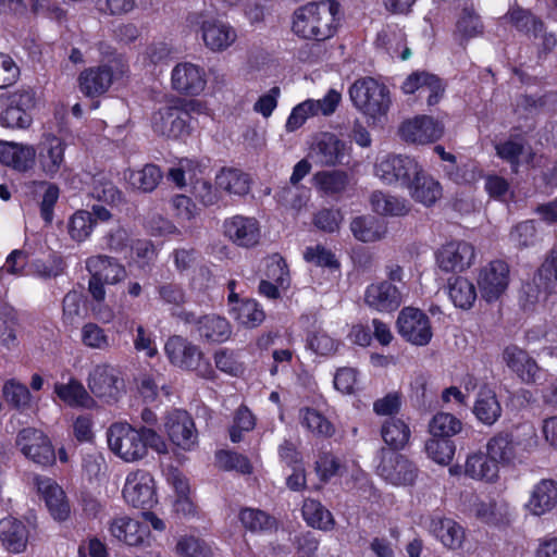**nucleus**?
Wrapping results in <instances>:
<instances>
[{"mask_svg":"<svg viewBox=\"0 0 557 557\" xmlns=\"http://www.w3.org/2000/svg\"><path fill=\"white\" fill-rule=\"evenodd\" d=\"M110 450L125 462H137L151 448L158 454H168V444L153 429H136L127 422L113 423L107 431Z\"/></svg>","mask_w":557,"mask_h":557,"instance_id":"1","label":"nucleus"},{"mask_svg":"<svg viewBox=\"0 0 557 557\" xmlns=\"http://www.w3.org/2000/svg\"><path fill=\"white\" fill-rule=\"evenodd\" d=\"M339 5L333 0L308 3L294 13L293 30L304 39L323 41L333 37L338 26Z\"/></svg>","mask_w":557,"mask_h":557,"instance_id":"2","label":"nucleus"},{"mask_svg":"<svg viewBox=\"0 0 557 557\" xmlns=\"http://www.w3.org/2000/svg\"><path fill=\"white\" fill-rule=\"evenodd\" d=\"M349 97L373 124L383 122L392 106L388 87L372 77L357 79L349 88Z\"/></svg>","mask_w":557,"mask_h":557,"instance_id":"3","label":"nucleus"},{"mask_svg":"<svg viewBox=\"0 0 557 557\" xmlns=\"http://www.w3.org/2000/svg\"><path fill=\"white\" fill-rule=\"evenodd\" d=\"M536 445V435L532 430L524 433L523 436L499 432L488 440L486 450L497 465H513L522 462Z\"/></svg>","mask_w":557,"mask_h":557,"instance_id":"4","label":"nucleus"},{"mask_svg":"<svg viewBox=\"0 0 557 557\" xmlns=\"http://www.w3.org/2000/svg\"><path fill=\"white\" fill-rule=\"evenodd\" d=\"M164 352L173 366L194 371L198 376L207 380L215 377L210 361L203 357L200 348L182 336H171L164 345Z\"/></svg>","mask_w":557,"mask_h":557,"instance_id":"5","label":"nucleus"},{"mask_svg":"<svg viewBox=\"0 0 557 557\" xmlns=\"http://www.w3.org/2000/svg\"><path fill=\"white\" fill-rule=\"evenodd\" d=\"M36 106L35 92L20 88L1 97L0 124L8 128L25 129L33 122L32 110Z\"/></svg>","mask_w":557,"mask_h":557,"instance_id":"6","label":"nucleus"},{"mask_svg":"<svg viewBox=\"0 0 557 557\" xmlns=\"http://www.w3.org/2000/svg\"><path fill=\"white\" fill-rule=\"evenodd\" d=\"M89 391L106 404H115L125 394V383L120 371L109 364H97L89 373Z\"/></svg>","mask_w":557,"mask_h":557,"instance_id":"7","label":"nucleus"},{"mask_svg":"<svg viewBox=\"0 0 557 557\" xmlns=\"http://www.w3.org/2000/svg\"><path fill=\"white\" fill-rule=\"evenodd\" d=\"M422 166L411 157L386 154L375 164V175L386 184H399L408 187Z\"/></svg>","mask_w":557,"mask_h":557,"instance_id":"8","label":"nucleus"},{"mask_svg":"<svg viewBox=\"0 0 557 557\" xmlns=\"http://www.w3.org/2000/svg\"><path fill=\"white\" fill-rule=\"evenodd\" d=\"M475 261V248L465 240H451L435 251V262L445 273H460Z\"/></svg>","mask_w":557,"mask_h":557,"instance_id":"9","label":"nucleus"},{"mask_svg":"<svg viewBox=\"0 0 557 557\" xmlns=\"http://www.w3.org/2000/svg\"><path fill=\"white\" fill-rule=\"evenodd\" d=\"M16 446L21 453L39 466H50L55 461V453L49 438L40 430L26 428L18 432Z\"/></svg>","mask_w":557,"mask_h":557,"instance_id":"10","label":"nucleus"},{"mask_svg":"<svg viewBox=\"0 0 557 557\" xmlns=\"http://www.w3.org/2000/svg\"><path fill=\"white\" fill-rule=\"evenodd\" d=\"M123 497L135 508H151L157 503L154 480L146 470H135L127 474Z\"/></svg>","mask_w":557,"mask_h":557,"instance_id":"11","label":"nucleus"},{"mask_svg":"<svg viewBox=\"0 0 557 557\" xmlns=\"http://www.w3.org/2000/svg\"><path fill=\"white\" fill-rule=\"evenodd\" d=\"M164 431L177 448L190 451L198 444V432L193 418L185 410H173L165 416Z\"/></svg>","mask_w":557,"mask_h":557,"instance_id":"12","label":"nucleus"},{"mask_svg":"<svg viewBox=\"0 0 557 557\" xmlns=\"http://www.w3.org/2000/svg\"><path fill=\"white\" fill-rule=\"evenodd\" d=\"M509 285V267L505 261L494 260L484 265L478 275V286L487 302L498 300Z\"/></svg>","mask_w":557,"mask_h":557,"instance_id":"13","label":"nucleus"},{"mask_svg":"<svg viewBox=\"0 0 557 557\" xmlns=\"http://www.w3.org/2000/svg\"><path fill=\"white\" fill-rule=\"evenodd\" d=\"M399 334L409 343L417 346L429 344L432 338V327L429 317L421 310L406 307L397 318Z\"/></svg>","mask_w":557,"mask_h":557,"instance_id":"14","label":"nucleus"},{"mask_svg":"<svg viewBox=\"0 0 557 557\" xmlns=\"http://www.w3.org/2000/svg\"><path fill=\"white\" fill-rule=\"evenodd\" d=\"M444 125L429 115H418L406 120L399 126V136L410 144L426 145L441 139Z\"/></svg>","mask_w":557,"mask_h":557,"instance_id":"15","label":"nucleus"},{"mask_svg":"<svg viewBox=\"0 0 557 557\" xmlns=\"http://www.w3.org/2000/svg\"><path fill=\"white\" fill-rule=\"evenodd\" d=\"M223 234L234 245L251 248L259 244L261 226L253 216L236 214L224 220Z\"/></svg>","mask_w":557,"mask_h":557,"instance_id":"16","label":"nucleus"},{"mask_svg":"<svg viewBox=\"0 0 557 557\" xmlns=\"http://www.w3.org/2000/svg\"><path fill=\"white\" fill-rule=\"evenodd\" d=\"M200 33L205 47L214 53L226 51L237 40L236 29L216 17L203 18L200 23Z\"/></svg>","mask_w":557,"mask_h":557,"instance_id":"17","label":"nucleus"},{"mask_svg":"<svg viewBox=\"0 0 557 557\" xmlns=\"http://www.w3.org/2000/svg\"><path fill=\"white\" fill-rule=\"evenodd\" d=\"M377 470L382 478L394 485H410L418 475L417 467L405 456L393 450L383 451Z\"/></svg>","mask_w":557,"mask_h":557,"instance_id":"18","label":"nucleus"},{"mask_svg":"<svg viewBox=\"0 0 557 557\" xmlns=\"http://www.w3.org/2000/svg\"><path fill=\"white\" fill-rule=\"evenodd\" d=\"M171 84L178 94L198 96L207 85L205 69L191 62L178 63L172 70Z\"/></svg>","mask_w":557,"mask_h":557,"instance_id":"19","label":"nucleus"},{"mask_svg":"<svg viewBox=\"0 0 557 557\" xmlns=\"http://www.w3.org/2000/svg\"><path fill=\"white\" fill-rule=\"evenodd\" d=\"M66 143L53 135L45 134L38 145V164L41 172L49 178H54L64 166Z\"/></svg>","mask_w":557,"mask_h":557,"instance_id":"20","label":"nucleus"},{"mask_svg":"<svg viewBox=\"0 0 557 557\" xmlns=\"http://www.w3.org/2000/svg\"><path fill=\"white\" fill-rule=\"evenodd\" d=\"M151 125L154 133L166 138H183L189 134L186 112L177 106H168L152 115Z\"/></svg>","mask_w":557,"mask_h":557,"instance_id":"21","label":"nucleus"},{"mask_svg":"<svg viewBox=\"0 0 557 557\" xmlns=\"http://www.w3.org/2000/svg\"><path fill=\"white\" fill-rule=\"evenodd\" d=\"M502 360L524 384H534L541 376L542 368L536 360L517 345L506 346Z\"/></svg>","mask_w":557,"mask_h":557,"instance_id":"22","label":"nucleus"},{"mask_svg":"<svg viewBox=\"0 0 557 557\" xmlns=\"http://www.w3.org/2000/svg\"><path fill=\"white\" fill-rule=\"evenodd\" d=\"M180 318L188 324H195L199 336L209 343H223L232 334L227 320L215 314L197 317L194 312L182 311Z\"/></svg>","mask_w":557,"mask_h":557,"instance_id":"23","label":"nucleus"},{"mask_svg":"<svg viewBox=\"0 0 557 557\" xmlns=\"http://www.w3.org/2000/svg\"><path fill=\"white\" fill-rule=\"evenodd\" d=\"M34 484L52 518L65 521L70 517L71 506L63 488L53 479L42 475H36Z\"/></svg>","mask_w":557,"mask_h":557,"instance_id":"24","label":"nucleus"},{"mask_svg":"<svg viewBox=\"0 0 557 557\" xmlns=\"http://www.w3.org/2000/svg\"><path fill=\"white\" fill-rule=\"evenodd\" d=\"M429 533L449 550H459L467 540L463 525L451 518L435 516L428 524Z\"/></svg>","mask_w":557,"mask_h":557,"instance_id":"25","label":"nucleus"},{"mask_svg":"<svg viewBox=\"0 0 557 557\" xmlns=\"http://www.w3.org/2000/svg\"><path fill=\"white\" fill-rule=\"evenodd\" d=\"M345 156L346 144L331 133H322L317 136L309 152V157L321 166L343 163Z\"/></svg>","mask_w":557,"mask_h":557,"instance_id":"26","label":"nucleus"},{"mask_svg":"<svg viewBox=\"0 0 557 557\" xmlns=\"http://www.w3.org/2000/svg\"><path fill=\"white\" fill-rule=\"evenodd\" d=\"M364 304L379 312H392L403 302L399 289L388 281L372 283L367 286L363 295Z\"/></svg>","mask_w":557,"mask_h":557,"instance_id":"27","label":"nucleus"},{"mask_svg":"<svg viewBox=\"0 0 557 557\" xmlns=\"http://www.w3.org/2000/svg\"><path fill=\"white\" fill-rule=\"evenodd\" d=\"M405 94L418 92L419 97H425L429 106L438 102L444 88L441 79L426 72H414L410 74L401 85Z\"/></svg>","mask_w":557,"mask_h":557,"instance_id":"28","label":"nucleus"},{"mask_svg":"<svg viewBox=\"0 0 557 557\" xmlns=\"http://www.w3.org/2000/svg\"><path fill=\"white\" fill-rule=\"evenodd\" d=\"M112 82L113 73L107 65L85 69L77 78L79 90L87 97H97L104 94Z\"/></svg>","mask_w":557,"mask_h":557,"instance_id":"29","label":"nucleus"},{"mask_svg":"<svg viewBox=\"0 0 557 557\" xmlns=\"http://www.w3.org/2000/svg\"><path fill=\"white\" fill-rule=\"evenodd\" d=\"M556 505L557 482L543 479L533 486L525 507L531 515L542 516L552 511Z\"/></svg>","mask_w":557,"mask_h":557,"instance_id":"30","label":"nucleus"},{"mask_svg":"<svg viewBox=\"0 0 557 557\" xmlns=\"http://www.w3.org/2000/svg\"><path fill=\"white\" fill-rule=\"evenodd\" d=\"M28 537V528L22 521L13 517L0 520V542L9 553H23L27 547Z\"/></svg>","mask_w":557,"mask_h":557,"instance_id":"31","label":"nucleus"},{"mask_svg":"<svg viewBox=\"0 0 557 557\" xmlns=\"http://www.w3.org/2000/svg\"><path fill=\"white\" fill-rule=\"evenodd\" d=\"M108 530L115 540L129 546L141 545L148 535L147 527L127 516L113 518Z\"/></svg>","mask_w":557,"mask_h":557,"instance_id":"32","label":"nucleus"},{"mask_svg":"<svg viewBox=\"0 0 557 557\" xmlns=\"http://www.w3.org/2000/svg\"><path fill=\"white\" fill-rule=\"evenodd\" d=\"M496 154L511 165L513 172L521 164L532 162L534 153L521 136H511L495 146Z\"/></svg>","mask_w":557,"mask_h":557,"instance_id":"33","label":"nucleus"},{"mask_svg":"<svg viewBox=\"0 0 557 557\" xmlns=\"http://www.w3.org/2000/svg\"><path fill=\"white\" fill-rule=\"evenodd\" d=\"M36 149L29 145L16 143H0V162L17 170L25 172L29 170L35 161Z\"/></svg>","mask_w":557,"mask_h":557,"instance_id":"34","label":"nucleus"},{"mask_svg":"<svg viewBox=\"0 0 557 557\" xmlns=\"http://www.w3.org/2000/svg\"><path fill=\"white\" fill-rule=\"evenodd\" d=\"M86 269L90 275L106 282L116 284L126 277L125 268L112 257L98 255L86 260Z\"/></svg>","mask_w":557,"mask_h":557,"instance_id":"35","label":"nucleus"},{"mask_svg":"<svg viewBox=\"0 0 557 557\" xmlns=\"http://www.w3.org/2000/svg\"><path fill=\"white\" fill-rule=\"evenodd\" d=\"M502 20L516 30L533 38H537L544 29V23L540 17L518 5L511 7Z\"/></svg>","mask_w":557,"mask_h":557,"instance_id":"36","label":"nucleus"},{"mask_svg":"<svg viewBox=\"0 0 557 557\" xmlns=\"http://www.w3.org/2000/svg\"><path fill=\"white\" fill-rule=\"evenodd\" d=\"M410 196L424 206H431L442 196L440 183L421 168L419 175H416L409 186Z\"/></svg>","mask_w":557,"mask_h":557,"instance_id":"37","label":"nucleus"},{"mask_svg":"<svg viewBox=\"0 0 557 557\" xmlns=\"http://www.w3.org/2000/svg\"><path fill=\"white\" fill-rule=\"evenodd\" d=\"M498 466L490 455L471 454L465 465V473L474 480L493 482L498 478Z\"/></svg>","mask_w":557,"mask_h":557,"instance_id":"38","label":"nucleus"},{"mask_svg":"<svg viewBox=\"0 0 557 557\" xmlns=\"http://www.w3.org/2000/svg\"><path fill=\"white\" fill-rule=\"evenodd\" d=\"M215 185L230 195L245 196L250 189V178L238 169L224 168L216 174Z\"/></svg>","mask_w":557,"mask_h":557,"instance_id":"39","label":"nucleus"},{"mask_svg":"<svg viewBox=\"0 0 557 557\" xmlns=\"http://www.w3.org/2000/svg\"><path fill=\"white\" fill-rule=\"evenodd\" d=\"M473 412L482 423L486 425L494 424L502 414V407L495 392L488 387L481 388Z\"/></svg>","mask_w":557,"mask_h":557,"instance_id":"40","label":"nucleus"},{"mask_svg":"<svg viewBox=\"0 0 557 557\" xmlns=\"http://www.w3.org/2000/svg\"><path fill=\"white\" fill-rule=\"evenodd\" d=\"M448 296L453 304L460 309H470L476 300L474 284L463 276H455L447 283Z\"/></svg>","mask_w":557,"mask_h":557,"instance_id":"41","label":"nucleus"},{"mask_svg":"<svg viewBox=\"0 0 557 557\" xmlns=\"http://www.w3.org/2000/svg\"><path fill=\"white\" fill-rule=\"evenodd\" d=\"M54 393L71 407L90 408L95 403L85 386L76 379H71L66 384L55 383Z\"/></svg>","mask_w":557,"mask_h":557,"instance_id":"42","label":"nucleus"},{"mask_svg":"<svg viewBox=\"0 0 557 557\" xmlns=\"http://www.w3.org/2000/svg\"><path fill=\"white\" fill-rule=\"evenodd\" d=\"M315 189L325 196H335L346 190L349 177L344 171H320L312 176Z\"/></svg>","mask_w":557,"mask_h":557,"instance_id":"43","label":"nucleus"},{"mask_svg":"<svg viewBox=\"0 0 557 557\" xmlns=\"http://www.w3.org/2000/svg\"><path fill=\"white\" fill-rule=\"evenodd\" d=\"M350 231L355 238L371 243L382 239L386 234L385 225L373 216H357L350 223Z\"/></svg>","mask_w":557,"mask_h":557,"instance_id":"44","label":"nucleus"},{"mask_svg":"<svg viewBox=\"0 0 557 557\" xmlns=\"http://www.w3.org/2000/svg\"><path fill=\"white\" fill-rule=\"evenodd\" d=\"M231 314L243 326L253 329L260 325L264 318V311L253 299L240 300L231 308Z\"/></svg>","mask_w":557,"mask_h":557,"instance_id":"45","label":"nucleus"},{"mask_svg":"<svg viewBox=\"0 0 557 557\" xmlns=\"http://www.w3.org/2000/svg\"><path fill=\"white\" fill-rule=\"evenodd\" d=\"M300 423L314 436L331 437L335 433L333 423L321 412L311 408H304L299 413Z\"/></svg>","mask_w":557,"mask_h":557,"instance_id":"46","label":"nucleus"},{"mask_svg":"<svg viewBox=\"0 0 557 557\" xmlns=\"http://www.w3.org/2000/svg\"><path fill=\"white\" fill-rule=\"evenodd\" d=\"M483 23L480 15L470 8H465L456 23V36L459 40L468 41L483 34Z\"/></svg>","mask_w":557,"mask_h":557,"instance_id":"47","label":"nucleus"},{"mask_svg":"<svg viewBox=\"0 0 557 557\" xmlns=\"http://www.w3.org/2000/svg\"><path fill=\"white\" fill-rule=\"evenodd\" d=\"M302 516L307 523L321 530H330L334 525L332 513L314 499H306L302 505Z\"/></svg>","mask_w":557,"mask_h":557,"instance_id":"48","label":"nucleus"},{"mask_svg":"<svg viewBox=\"0 0 557 557\" xmlns=\"http://www.w3.org/2000/svg\"><path fill=\"white\" fill-rule=\"evenodd\" d=\"M129 184L141 191H152L162 178V173L157 165L147 164L137 171H129L125 175Z\"/></svg>","mask_w":557,"mask_h":557,"instance_id":"49","label":"nucleus"},{"mask_svg":"<svg viewBox=\"0 0 557 557\" xmlns=\"http://www.w3.org/2000/svg\"><path fill=\"white\" fill-rule=\"evenodd\" d=\"M459 419L448 412L436 413L429 423V431L433 437L447 440L461 431Z\"/></svg>","mask_w":557,"mask_h":557,"instance_id":"50","label":"nucleus"},{"mask_svg":"<svg viewBox=\"0 0 557 557\" xmlns=\"http://www.w3.org/2000/svg\"><path fill=\"white\" fill-rule=\"evenodd\" d=\"M410 430L399 419H388L382 426V437L393 449L403 448L409 441Z\"/></svg>","mask_w":557,"mask_h":557,"instance_id":"51","label":"nucleus"},{"mask_svg":"<svg viewBox=\"0 0 557 557\" xmlns=\"http://www.w3.org/2000/svg\"><path fill=\"white\" fill-rule=\"evenodd\" d=\"M370 202L372 209L379 214L404 215L408 212V207L404 200L382 191L372 193Z\"/></svg>","mask_w":557,"mask_h":557,"instance_id":"52","label":"nucleus"},{"mask_svg":"<svg viewBox=\"0 0 557 557\" xmlns=\"http://www.w3.org/2000/svg\"><path fill=\"white\" fill-rule=\"evenodd\" d=\"M239 519L244 528L251 532H268L275 528V519L259 509L245 508Z\"/></svg>","mask_w":557,"mask_h":557,"instance_id":"53","label":"nucleus"},{"mask_svg":"<svg viewBox=\"0 0 557 557\" xmlns=\"http://www.w3.org/2000/svg\"><path fill=\"white\" fill-rule=\"evenodd\" d=\"M2 395L5 403L13 408L24 410L30 405L32 395L28 388L14 379L3 384Z\"/></svg>","mask_w":557,"mask_h":557,"instance_id":"54","label":"nucleus"},{"mask_svg":"<svg viewBox=\"0 0 557 557\" xmlns=\"http://www.w3.org/2000/svg\"><path fill=\"white\" fill-rule=\"evenodd\" d=\"M161 375L159 373L143 372L135 379V385L138 394L146 403H152L157 399L159 391L164 388L160 384Z\"/></svg>","mask_w":557,"mask_h":557,"instance_id":"55","label":"nucleus"},{"mask_svg":"<svg viewBox=\"0 0 557 557\" xmlns=\"http://www.w3.org/2000/svg\"><path fill=\"white\" fill-rule=\"evenodd\" d=\"M82 343L91 349L107 350L110 348V338L106 331L98 324L89 322L81 330Z\"/></svg>","mask_w":557,"mask_h":557,"instance_id":"56","label":"nucleus"},{"mask_svg":"<svg viewBox=\"0 0 557 557\" xmlns=\"http://www.w3.org/2000/svg\"><path fill=\"white\" fill-rule=\"evenodd\" d=\"M95 226L92 213L79 210L73 214L69 224V233L76 242H83L89 237Z\"/></svg>","mask_w":557,"mask_h":557,"instance_id":"57","label":"nucleus"},{"mask_svg":"<svg viewBox=\"0 0 557 557\" xmlns=\"http://www.w3.org/2000/svg\"><path fill=\"white\" fill-rule=\"evenodd\" d=\"M17 318L11 310H7L0 314V345L7 349L17 347Z\"/></svg>","mask_w":557,"mask_h":557,"instance_id":"58","label":"nucleus"},{"mask_svg":"<svg viewBox=\"0 0 557 557\" xmlns=\"http://www.w3.org/2000/svg\"><path fill=\"white\" fill-rule=\"evenodd\" d=\"M428 456L440 465H447L454 457L455 445L449 440L433 437L425 443Z\"/></svg>","mask_w":557,"mask_h":557,"instance_id":"59","label":"nucleus"},{"mask_svg":"<svg viewBox=\"0 0 557 557\" xmlns=\"http://www.w3.org/2000/svg\"><path fill=\"white\" fill-rule=\"evenodd\" d=\"M0 11L17 17H27L30 13L42 12L44 5L41 0H1Z\"/></svg>","mask_w":557,"mask_h":557,"instance_id":"60","label":"nucleus"},{"mask_svg":"<svg viewBox=\"0 0 557 557\" xmlns=\"http://www.w3.org/2000/svg\"><path fill=\"white\" fill-rule=\"evenodd\" d=\"M345 465L334 454L321 453L315 461V471L322 481H327L335 475H341Z\"/></svg>","mask_w":557,"mask_h":557,"instance_id":"61","label":"nucleus"},{"mask_svg":"<svg viewBox=\"0 0 557 557\" xmlns=\"http://www.w3.org/2000/svg\"><path fill=\"white\" fill-rule=\"evenodd\" d=\"M509 242L517 248H527L535 244L536 228L534 221L528 220L515 225L509 233Z\"/></svg>","mask_w":557,"mask_h":557,"instance_id":"62","label":"nucleus"},{"mask_svg":"<svg viewBox=\"0 0 557 557\" xmlns=\"http://www.w3.org/2000/svg\"><path fill=\"white\" fill-rule=\"evenodd\" d=\"M218 467L223 470H236L247 474L251 472V465L247 457L228 450H221L215 455Z\"/></svg>","mask_w":557,"mask_h":557,"instance_id":"63","label":"nucleus"},{"mask_svg":"<svg viewBox=\"0 0 557 557\" xmlns=\"http://www.w3.org/2000/svg\"><path fill=\"white\" fill-rule=\"evenodd\" d=\"M176 549L183 557H211V548L201 540L189 536L178 541Z\"/></svg>","mask_w":557,"mask_h":557,"instance_id":"64","label":"nucleus"}]
</instances>
